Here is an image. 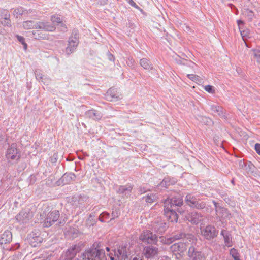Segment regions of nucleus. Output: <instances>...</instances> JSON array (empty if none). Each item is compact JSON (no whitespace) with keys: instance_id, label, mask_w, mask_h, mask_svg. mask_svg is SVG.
I'll list each match as a JSON object with an SVG mask.
<instances>
[{"instance_id":"nucleus-3","label":"nucleus","mask_w":260,"mask_h":260,"mask_svg":"<svg viewBox=\"0 0 260 260\" xmlns=\"http://www.w3.org/2000/svg\"><path fill=\"white\" fill-rule=\"evenodd\" d=\"M23 26L26 29H40L51 32L55 30V27L48 22H36L35 21H25L23 23Z\"/></svg>"},{"instance_id":"nucleus-7","label":"nucleus","mask_w":260,"mask_h":260,"mask_svg":"<svg viewBox=\"0 0 260 260\" xmlns=\"http://www.w3.org/2000/svg\"><path fill=\"white\" fill-rule=\"evenodd\" d=\"M139 239L146 244H156L157 236L150 231H144L140 236Z\"/></svg>"},{"instance_id":"nucleus-32","label":"nucleus","mask_w":260,"mask_h":260,"mask_svg":"<svg viewBox=\"0 0 260 260\" xmlns=\"http://www.w3.org/2000/svg\"><path fill=\"white\" fill-rule=\"evenodd\" d=\"M206 203L204 202H200V200H197L196 203L193 205L192 208H195L198 209H204L206 206Z\"/></svg>"},{"instance_id":"nucleus-4","label":"nucleus","mask_w":260,"mask_h":260,"mask_svg":"<svg viewBox=\"0 0 260 260\" xmlns=\"http://www.w3.org/2000/svg\"><path fill=\"white\" fill-rule=\"evenodd\" d=\"M59 215L60 214L58 210H55L50 212L43 222V226L45 227H50L57 220H58L59 225H63L66 222L67 217H64L63 219H59Z\"/></svg>"},{"instance_id":"nucleus-15","label":"nucleus","mask_w":260,"mask_h":260,"mask_svg":"<svg viewBox=\"0 0 260 260\" xmlns=\"http://www.w3.org/2000/svg\"><path fill=\"white\" fill-rule=\"evenodd\" d=\"M152 226L154 232L160 234H162L168 228L167 223L161 219H157Z\"/></svg>"},{"instance_id":"nucleus-46","label":"nucleus","mask_w":260,"mask_h":260,"mask_svg":"<svg viewBox=\"0 0 260 260\" xmlns=\"http://www.w3.org/2000/svg\"><path fill=\"white\" fill-rule=\"evenodd\" d=\"M77 251H76V246H74V247L72 248L69 249L68 250V253H70L71 254V256H73L75 255H76Z\"/></svg>"},{"instance_id":"nucleus-26","label":"nucleus","mask_w":260,"mask_h":260,"mask_svg":"<svg viewBox=\"0 0 260 260\" xmlns=\"http://www.w3.org/2000/svg\"><path fill=\"white\" fill-rule=\"evenodd\" d=\"M140 64L142 67L147 70H152L153 69V65L149 59L147 58H142L140 60Z\"/></svg>"},{"instance_id":"nucleus-22","label":"nucleus","mask_w":260,"mask_h":260,"mask_svg":"<svg viewBox=\"0 0 260 260\" xmlns=\"http://www.w3.org/2000/svg\"><path fill=\"white\" fill-rule=\"evenodd\" d=\"M210 109L212 111L217 113L220 117L224 119L227 118L226 112L222 107L218 105H212L210 106Z\"/></svg>"},{"instance_id":"nucleus-16","label":"nucleus","mask_w":260,"mask_h":260,"mask_svg":"<svg viewBox=\"0 0 260 260\" xmlns=\"http://www.w3.org/2000/svg\"><path fill=\"white\" fill-rule=\"evenodd\" d=\"M194 236L192 234H185L182 232L178 233L176 234L173 235L171 237L172 242L175 240L182 239L183 241L188 240L190 242L193 241Z\"/></svg>"},{"instance_id":"nucleus-19","label":"nucleus","mask_w":260,"mask_h":260,"mask_svg":"<svg viewBox=\"0 0 260 260\" xmlns=\"http://www.w3.org/2000/svg\"><path fill=\"white\" fill-rule=\"evenodd\" d=\"M31 218L29 212L22 210L16 216V219L20 223H26Z\"/></svg>"},{"instance_id":"nucleus-39","label":"nucleus","mask_w":260,"mask_h":260,"mask_svg":"<svg viewBox=\"0 0 260 260\" xmlns=\"http://www.w3.org/2000/svg\"><path fill=\"white\" fill-rule=\"evenodd\" d=\"M120 214V212L118 209H115V210L113 211L111 213V218L110 219V221L112 220H113L116 218H117Z\"/></svg>"},{"instance_id":"nucleus-50","label":"nucleus","mask_w":260,"mask_h":260,"mask_svg":"<svg viewBox=\"0 0 260 260\" xmlns=\"http://www.w3.org/2000/svg\"><path fill=\"white\" fill-rule=\"evenodd\" d=\"M187 76L188 78L192 80V81H194L197 77H198V76L194 74H188Z\"/></svg>"},{"instance_id":"nucleus-38","label":"nucleus","mask_w":260,"mask_h":260,"mask_svg":"<svg viewBox=\"0 0 260 260\" xmlns=\"http://www.w3.org/2000/svg\"><path fill=\"white\" fill-rule=\"evenodd\" d=\"M159 239H160V241L165 244H170L172 243L171 237L167 238L166 237L160 236Z\"/></svg>"},{"instance_id":"nucleus-29","label":"nucleus","mask_w":260,"mask_h":260,"mask_svg":"<svg viewBox=\"0 0 260 260\" xmlns=\"http://www.w3.org/2000/svg\"><path fill=\"white\" fill-rule=\"evenodd\" d=\"M157 199V196L156 194L148 193L147 196L143 197L147 203H152L155 202Z\"/></svg>"},{"instance_id":"nucleus-23","label":"nucleus","mask_w":260,"mask_h":260,"mask_svg":"<svg viewBox=\"0 0 260 260\" xmlns=\"http://www.w3.org/2000/svg\"><path fill=\"white\" fill-rule=\"evenodd\" d=\"M86 116L93 120H99L102 117L101 113L93 109L87 111L86 112Z\"/></svg>"},{"instance_id":"nucleus-13","label":"nucleus","mask_w":260,"mask_h":260,"mask_svg":"<svg viewBox=\"0 0 260 260\" xmlns=\"http://www.w3.org/2000/svg\"><path fill=\"white\" fill-rule=\"evenodd\" d=\"M6 156L8 159L18 160L19 159L20 154L15 144H12L10 148L8 149Z\"/></svg>"},{"instance_id":"nucleus-61","label":"nucleus","mask_w":260,"mask_h":260,"mask_svg":"<svg viewBox=\"0 0 260 260\" xmlns=\"http://www.w3.org/2000/svg\"><path fill=\"white\" fill-rule=\"evenodd\" d=\"M231 183L234 185V179L232 180Z\"/></svg>"},{"instance_id":"nucleus-59","label":"nucleus","mask_w":260,"mask_h":260,"mask_svg":"<svg viewBox=\"0 0 260 260\" xmlns=\"http://www.w3.org/2000/svg\"><path fill=\"white\" fill-rule=\"evenodd\" d=\"M108 0H104V2L103 3H101V4H104L106 3V2Z\"/></svg>"},{"instance_id":"nucleus-10","label":"nucleus","mask_w":260,"mask_h":260,"mask_svg":"<svg viewBox=\"0 0 260 260\" xmlns=\"http://www.w3.org/2000/svg\"><path fill=\"white\" fill-rule=\"evenodd\" d=\"M188 256L190 260H205L204 254L193 246H190L188 249Z\"/></svg>"},{"instance_id":"nucleus-17","label":"nucleus","mask_w":260,"mask_h":260,"mask_svg":"<svg viewBox=\"0 0 260 260\" xmlns=\"http://www.w3.org/2000/svg\"><path fill=\"white\" fill-rule=\"evenodd\" d=\"M158 249L153 246H146L143 250V253L147 258H152L158 254Z\"/></svg>"},{"instance_id":"nucleus-44","label":"nucleus","mask_w":260,"mask_h":260,"mask_svg":"<svg viewBox=\"0 0 260 260\" xmlns=\"http://www.w3.org/2000/svg\"><path fill=\"white\" fill-rule=\"evenodd\" d=\"M36 78L37 80H41L42 82H44V83H45V81H44V80H45L46 78H43V75H42V74L40 72H37L36 71Z\"/></svg>"},{"instance_id":"nucleus-5","label":"nucleus","mask_w":260,"mask_h":260,"mask_svg":"<svg viewBox=\"0 0 260 260\" xmlns=\"http://www.w3.org/2000/svg\"><path fill=\"white\" fill-rule=\"evenodd\" d=\"M79 44V34L76 29L72 31V36L69 38L68 45L66 48V52L69 55L73 53Z\"/></svg>"},{"instance_id":"nucleus-47","label":"nucleus","mask_w":260,"mask_h":260,"mask_svg":"<svg viewBox=\"0 0 260 260\" xmlns=\"http://www.w3.org/2000/svg\"><path fill=\"white\" fill-rule=\"evenodd\" d=\"M128 260H144L142 256L139 255L132 256Z\"/></svg>"},{"instance_id":"nucleus-57","label":"nucleus","mask_w":260,"mask_h":260,"mask_svg":"<svg viewBox=\"0 0 260 260\" xmlns=\"http://www.w3.org/2000/svg\"><path fill=\"white\" fill-rule=\"evenodd\" d=\"M239 166L240 167H243V166H245L244 162L242 160H240L239 161Z\"/></svg>"},{"instance_id":"nucleus-58","label":"nucleus","mask_w":260,"mask_h":260,"mask_svg":"<svg viewBox=\"0 0 260 260\" xmlns=\"http://www.w3.org/2000/svg\"><path fill=\"white\" fill-rule=\"evenodd\" d=\"M4 139L3 136L1 133H0V141H2Z\"/></svg>"},{"instance_id":"nucleus-6","label":"nucleus","mask_w":260,"mask_h":260,"mask_svg":"<svg viewBox=\"0 0 260 260\" xmlns=\"http://www.w3.org/2000/svg\"><path fill=\"white\" fill-rule=\"evenodd\" d=\"M200 229L202 235L207 240H212L217 236L218 234L216 228L211 225H208L205 228H201Z\"/></svg>"},{"instance_id":"nucleus-30","label":"nucleus","mask_w":260,"mask_h":260,"mask_svg":"<svg viewBox=\"0 0 260 260\" xmlns=\"http://www.w3.org/2000/svg\"><path fill=\"white\" fill-rule=\"evenodd\" d=\"M34 37L35 39L38 40H48V36L45 34H42L41 32L39 30L33 32Z\"/></svg>"},{"instance_id":"nucleus-31","label":"nucleus","mask_w":260,"mask_h":260,"mask_svg":"<svg viewBox=\"0 0 260 260\" xmlns=\"http://www.w3.org/2000/svg\"><path fill=\"white\" fill-rule=\"evenodd\" d=\"M242 13L246 17H247L249 21H251L254 17V12L249 9H244L242 10Z\"/></svg>"},{"instance_id":"nucleus-21","label":"nucleus","mask_w":260,"mask_h":260,"mask_svg":"<svg viewBox=\"0 0 260 260\" xmlns=\"http://www.w3.org/2000/svg\"><path fill=\"white\" fill-rule=\"evenodd\" d=\"M12 239V233L9 231H5L1 235L0 238V244H6L9 243Z\"/></svg>"},{"instance_id":"nucleus-2","label":"nucleus","mask_w":260,"mask_h":260,"mask_svg":"<svg viewBox=\"0 0 260 260\" xmlns=\"http://www.w3.org/2000/svg\"><path fill=\"white\" fill-rule=\"evenodd\" d=\"M171 198H168L164 201V207H169L171 209L176 210L178 213L182 214L184 211L181 207L183 205V199L181 194L174 193Z\"/></svg>"},{"instance_id":"nucleus-34","label":"nucleus","mask_w":260,"mask_h":260,"mask_svg":"<svg viewBox=\"0 0 260 260\" xmlns=\"http://www.w3.org/2000/svg\"><path fill=\"white\" fill-rule=\"evenodd\" d=\"M10 15L9 13L5 10H2L0 13V19L4 20L10 18Z\"/></svg>"},{"instance_id":"nucleus-25","label":"nucleus","mask_w":260,"mask_h":260,"mask_svg":"<svg viewBox=\"0 0 260 260\" xmlns=\"http://www.w3.org/2000/svg\"><path fill=\"white\" fill-rule=\"evenodd\" d=\"M132 188L133 187L131 185L120 186L117 190V192L128 197L131 192Z\"/></svg>"},{"instance_id":"nucleus-14","label":"nucleus","mask_w":260,"mask_h":260,"mask_svg":"<svg viewBox=\"0 0 260 260\" xmlns=\"http://www.w3.org/2000/svg\"><path fill=\"white\" fill-rule=\"evenodd\" d=\"M176 210L171 209L169 207H164V215L167 219L171 222H177L178 218Z\"/></svg>"},{"instance_id":"nucleus-9","label":"nucleus","mask_w":260,"mask_h":260,"mask_svg":"<svg viewBox=\"0 0 260 260\" xmlns=\"http://www.w3.org/2000/svg\"><path fill=\"white\" fill-rule=\"evenodd\" d=\"M189 242L187 240L175 243L170 247V249L172 252H177L181 255L187 249V247L189 245Z\"/></svg>"},{"instance_id":"nucleus-42","label":"nucleus","mask_w":260,"mask_h":260,"mask_svg":"<svg viewBox=\"0 0 260 260\" xmlns=\"http://www.w3.org/2000/svg\"><path fill=\"white\" fill-rule=\"evenodd\" d=\"M2 25L8 27L11 26V22L9 18L4 20H1Z\"/></svg>"},{"instance_id":"nucleus-48","label":"nucleus","mask_w":260,"mask_h":260,"mask_svg":"<svg viewBox=\"0 0 260 260\" xmlns=\"http://www.w3.org/2000/svg\"><path fill=\"white\" fill-rule=\"evenodd\" d=\"M14 15L16 16V17H18L20 15H22V11L19 9H15L14 11Z\"/></svg>"},{"instance_id":"nucleus-12","label":"nucleus","mask_w":260,"mask_h":260,"mask_svg":"<svg viewBox=\"0 0 260 260\" xmlns=\"http://www.w3.org/2000/svg\"><path fill=\"white\" fill-rule=\"evenodd\" d=\"M215 207V210L217 216L223 219H230L231 217V214L229 213L226 208L222 207L218 205V203L213 202Z\"/></svg>"},{"instance_id":"nucleus-20","label":"nucleus","mask_w":260,"mask_h":260,"mask_svg":"<svg viewBox=\"0 0 260 260\" xmlns=\"http://www.w3.org/2000/svg\"><path fill=\"white\" fill-rule=\"evenodd\" d=\"M28 240L32 246L36 247L38 244L41 243L43 239L36 233L32 232L28 235Z\"/></svg>"},{"instance_id":"nucleus-41","label":"nucleus","mask_w":260,"mask_h":260,"mask_svg":"<svg viewBox=\"0 0 260 260\" xmlns=\"http://www.w3.org/2000/svg\"><path fill=\"white\" fill-rule=\"evenodd\" d=\"M204 89L208 92L210 93H214L215 92V90L214 89V88L211 85H206L204 87Z\"/></svg>"},{"instance_id":"nucleus-43","label":"nucleus","mask_w":260,"mask_h":260,"mask_svg":"<svg viewBox=\"0 0 260 260\" xmlns=\"http://www.w3.org/2000/svg\"><path fill=\"white\" fill-rule=\"evenodd\" d=\"M253 55L257 59V61L260 63V51L258 50H252Z\"/></svg>"},{"instance_id":"nucleus-56","label":"nucleus","mask_w":260,"mask_h":260,"mask_svg":"<svg viewBox=\"0 0 260 260\" xmlns=\"http://www.w3.org/2000/svg\"><path fill=\"white\" fill-rule=\"evenodd\" d=\"M108 58H109V59L110 60H113H113H114V56H113L112 54H110L109 55Z\"/></svg>"},{"instance_id":"nucleus-27","label":"nucleus","mask_w":260,"mask_h":260,"mask_svg":"<svg viewBox=\"0 0 260 260\" xmlns=\"http://www.w3.org/2000/svg\"><path fill=\"white\" fill-rule=\"evenodd\" d=\"M76 177L73 173H65L62 177L63 181H65L66 183H69L72 181L75 180Z\"/></svg>"},{"instance_id":"nucleus-24","label":"nucleus","mask_w":260,"mask_h":260,"mask_svg":"<svg viewBox=\"0 0 260 260\" xmlns=\"http://www.w3.org/2000/svg\"><path fill=\"white\" fill-rule=\"evenodd\" d=\"M221 235L224 237V243L228 247L232 246V236L229 232L226 230H222Z\"/></svg>"},{"instance_id":"nucleus-45","label":"nucleus","mask_w":260,"mask_h":260,"mask_svg":"<svg viewBox=\"0 0 260 260\" xmlns=\"http://www.w3.org/2000/svg\"><path fill=\"white\" fill-rule=\"evenodd\" d=\"M170 184V180L167 178H165L161 183V185L163 187H167Z\"/></svg>"},{"instance_id":"nucleus-54","label":"nucleus","mask_w":260,"mask_h":260,"mask_svg":"<svg viewBox=\"0 0 260 260\" xmlns=\"http://www.w3.org/2000/svg\"><path fill=\"white\" fill-rule=\"evenodd\" d=\"M60 26L62 27L61 30H62V31H64V32L66 31H67V27L65 26V25H64L63 23V25H61V24H60Z\"/></svg>"},{"instance_id":"nucleus-53","label":"nucleus","mask_w":260,"mask_h":260,"mask_svg":"<svg viewBox=\"0 0 260 260\" xmlns=\"http://www.w3.org/2000/svg\"><path fill=\"white\" fill-rule=\"evenodd\" d=\"M134 61L133 59H128V61L127 62V64L129 66H134Z\"/></svg>"},{"instance_id":"nucleus-1","label":"nucleus","mask_w":260,"mask_h":260,"mask_svg":"<svg viewBox=\"0 0 260 260\" xmlns=\"http://www.w3.org/2000/svg\"><path fill=\"white\" fill-rule=\"evenodd\" d=\"M83 260H106L105 251L100 243L95 242L92 247L82 254Z\"/></svg>"},{"instance_id":"nucleus-62","label":"nucleus","mask_w":260,"mask_h":260,"mask_svg":"<svg viewBox=\"0 0 260 260\" xmlns=\"http://www.w3.org/2000/svg\"><path fill=\"white\" fill-rule=\"evenodd\" d=\"M81 199V197L80 198L79 202L80 201Z\"/></svg>"},{"instance_id":"nucleus-18","label":"nucleus","mask_w":260,"mask_h":260,"mask_svg":"<svg viewBox=\"0 0 260 260\" xmlns=\"http://www.w3.org/2000/svg\"><path fill=\"white\" fill-rule=\"evenodd\" d=\"M106 97L109 101H117L122 99V95L117 92L116 88L112 87L107 91Z\"/></svg>"},{"instance_id":"nucleus-51","label":"nucleus","mask_w":260,"mask_h":260,"mask_svg":"<svg viewBox=\"0 0 260 260\" xmlns=\"http://www.w3.org/2000/svg\"><path fill=\"white\" fill-rule=\"evenodd\" d=\"M255 150L256 152L260 155V144L256 143L255 145Z\"/></svg>"},{"instance_id":"nucleus-11","label":"nucleus","mask_w":260,"mask_h":260,"mask_svg":"<svg viewBox=\"0 0 260 260\" xmlns=\"http://www.w3.org/2000/svg\"><path fill=\"white\" fill-rule=\"evenodd\" d=\"M186 219L192 224H197L203 220V216L197 212H192L185 215Z\"/></svg>"},{"instance_id":"nucleus-49","label":"nucleus","mask_w":260,"mask_h":260,"mask_svg":"<svg viewBox=\"0 0 260 260\" xmlns=\"http://www.w3.org/2000/svg\"><path fill=\"white\" fill-rule=\"evenodd\" d=\"M127 1L132 6L136 9H140L139 7L134 2L133 0H127Z\"/></svg>"},{"instance_id":"nucleus-55","label":"nucleus","mask_w":260,"mask_h":260,"mask_svg":"<svg viewBox=\"0 0 260 260\" xmlns=\"http://www.w3.org/2000/svg\"><path fill=\"white\" fill-rule=\"evenodd\" d=\"M237 23L239 26V28H241L240 25L243 24V22L242 20H239L237 21Z\"/></svg>"},{"instance_id":"nucleus-28","label":"nucleus","mask_w":260,"mask_h":260,"mask_svg":"<svg viewBox=\"0 0 260 260\" xmlns=\"http://www.w3.org/2000/svg\"><path fill=\"white\" fill-rule=\"evenodd\" d=\"M197 199L192 196L191 194H188L186 195L185 197V202L188 205L190 206L191 207H193V205H194Z\"/></svg>"},{"instance_id":"nucleus-8","label":"nucleus","mask_w":260,"mask_h":260,"mask_svg":"<svg viewBox=\"0 0 260 260\" xmlns=\"http://www.w3.org/2000/svg\"><path fill=\"white\" fill-rule=\"evenodd\" d=\"M111 260H124L127 257V252L125 247H119L117 250L114 251V254L109 255Z\"/></svg>"},{"instance_id":"nucleus-40","label":"nucleus","mask_w":260,"mask_h":260,"mask_svg":"<svg viewBox=\"0 0 260 260\" xmlns=\"http://www.w3.org/2000/svg\"><path fill=\"white\" fill-rule=\"evenodd\" d=\"M51 20L53 23L56 22L59 23V24L63 25V23L61 21V20L60 18V17H56L55 16H52L51 18Z\"/></svg>"},{"instance_id":"nucleus-60","label":"nucleus","mask_w":260,"mask_h":260,"mask_svg":"<svg viewBox=\"0 0 260 260\" xmlns=\"http://www.w3.org/2000/svg\"><path fill=\"white\" fill-rule=\"evenodd\" d=\"M106 250H107V251H109V250H110V248H109V247H106Z\"/></svg>"},{"instance_id":"nucleus-52","label":"nucleus","mask_w":260,"mask_h":260,"mask_svg":"<svg viewBox=\"0 0 260 260\" xmlns=\"http://www.w3.org/2000/svg\"><path fill=\"white\" fill-rule=\"evenodd\" d=\"M158 260H171V258L167 256H162L160 257Z\"/></svg>"},{"instance_id":"nucleus-37","label":"nucleus","mask_w":260,"mask_h":260,"mask_svg":"<svg viewBox=\"0 0 260 260\" xmlns=\"http://www.w3.org/2000/svg\"><path fill=\"white\" fill-rule=\"evenodd\" d=\"M240 31L243 40L245 41L247 37L249 36V30L248 29L242 30V28H240Z\"/></svg>"},{"instance_id":"nucleus-35","label":"nucleus","mask_w":260,"mask_h":260,"mask_svg":"<svg viewBox=\"0 0 260 260\" xmlns=\"http://www.w3.org/2000/svg\"><path fill=\"white\" fill-rule=\"evenodd\" d=\"M110 216V214L108 212H103L100 214L99 219L102 222H105L106 219H108Z\"/></svg>"},{"instance_id":"nucleus-36","label":"nucleus","mask_w":260,"mask_h":260,"mask_svg":"<svg viewBox=\"0 0 260 260\" xmlns=\"http://www.w3.org/2000/svg\"><path fill=\"white\" fill-rule=\"evenodd\" d=\"M16 38H17L18 40L22 43V44L23 45L24 49L26 50L27 48V45L25 42L24 38L18 35H16Z\"/></svg>"},{"instance_id":"nucleus-33","label":"nucleus","mask_w":260,"mask_h":260,"mask_svg":"<svg viewBox=\"0 0 260 260\" xmlns=\"http://www.w3.org/2000/svg\"><path fill=\"white\" fill-rule=\"evenodd\" d=\"M230 255L233 257L234 260H240L239 258V254L237 250L235 248H232L230 252Z\"/></svg>"}]
</instances>
